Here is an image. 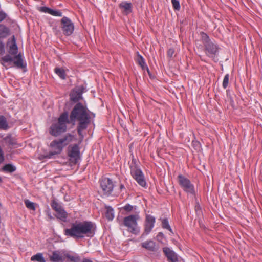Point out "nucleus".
I'll return each instance as SVG.
<instances>
[{
    "mask_svg": "<svg viewBox=\"0 0 262 262\" xmlns=\"http://www.w3.org/2000/svg\"><path fill=\"white\" fill-rule=\"evenodd\" d=\"M101 188L105 194H110L113 189V184L108 178L103 179L100 183Z\"/></svg>",
    "mask_w": 262,
    "mask_h": 262,
    "instance_id": "9b49d317",
    "label": "nucleus"
},
{
    "mask_svg": "<svg viewBox=\"0 0 262 262\" xmlns=\"http://www.w3.org/2000/svg\"><path fill=\"white\" fill-rule=\"evenodd\" d=\"M82 92L79 89L73 90L71 94V99L73 101H77L81 98Z\"/></svg>",
    "mask_w": 262,
    "mask_h": 262,
    "instance_id": "f3484780",
    "label": "nucleus"
},
{
    "mask_svg": "<svg viewBox=\"0 0 262 262\" xmlns=\"http://www.w3.org/2000/svg\"><path fill=\"white\" fill-rule=\"evenodd\" d=\"M105 217L109 221H112L114 218V211L113 209L110 206H105Z\"/></svg>",
    "mask_w": 262,
    "mask_h": 262,
    "instance_id": "a211bd4d",
    "label": "nucleus"
},
{
    "mask_svg": "<svg viewBox=\"0 0 262 262\" xmlns=\"http://www.w3.org/2000/svg\"><path fill=\"white\" fill-rule=\"evenodd\" d=\"M32 261H37L38 262H45V259L43 257L42 254L38 253L36 255L32 256L31 258Z\"/></svg>",
    "mask_w": 262,
    "mask_h": 262,
    "instance_id": "b1692460",
    "label": "nucleus"
},
{
    "mask_svg": "<svg viewBox=\"0 0 262 262\" xmlns=\"http://www.w3.org/2000/svg\"><path fill=\"white\" fill-rule=\"evenodd\" d=\"M94 117L95 114L80 103L76 104L70 116L72 122L77 123L78 133L81 138H83L82 131L87 128Z\"/></svg>",
    "mask_w": 262,
    "mask_h": 262,
    "instance_id": "f257e3e1",
    "label": "nucleus"
},
{
    "mask_svg": "<svg viewBox=\"0 0 262 262\" xmlns=\"http://www.w3.org/2000/svg\"><path fill=\"white\" fill-rule=\"evenodd\" d=\"M173 7L175 10H179L180 9V3L178 0H171Z\"/></svg>",
    "mask_w": 262,
    "mask_h": 262,
    "instance_id": "473e14b6",
    "label": "nucleus"
},
{
    "mask_svg": "<svg viewBox=\"0 0 262 262\" xmlns=\"http://www.w3.org/2000/svg\"><path fill=\"white\" fill-rule=\"evenodd\" d=\"M137 61L138 64L141 66L143 70L146 69L149 72V69L145 62V60L143 57L140 55H138Z\"/></svg>",
    "mask_w": 262,
    "mask_h": 262,
    "instance_id": "412c9836",
    "label": "nucleus"
},
{
    "mask_svg": "<svg viewBox=\"0 0 262 262\" xmlns=\"http://www.w3.org/2000/svg\"><path fill=\"white\" fill-rule=\"evenodd\" d=\"M155 223V218L150 215H147L145 223L144 232L148 234L152 230Z\"/></svg>",
    "mask_w": 262,
    "mask_h": 262,
    "instance_id": "f8f14e48",
    "label": "nucleus"
},
{
    "mask_svg": "<svg viewBox=\"0 0 262 262\" xmlns=\"http://www.w3.org/2000/svg\"><path fill=\"white\" fill-rule=\"evenodd\" d=\"M120 187H121V189H122L124 188V186L123 185H121Z\"/></svg>",
    "mask_w": 262,
    "mask_h": 262,
    "instance_id": "a19ab883",
    "label": "nucleus"
},
{
    "mask_svg": "<svg viewBox=\"0 0 262 262\" xmlns=\"http://www.w3.org/2000/svg\"><path fill=\"white\" fill-rule=\"evenodd\" d=\"M5 51V45L2 41H0V54H2Z\"/></svg>",
    "mask_w": 262,
    "mask_h": 262,
    "instance_id": "c9c22d12",
    "label": "nucleus"
},
{
    "mask_svg": "<svg viewBox=\"0 0 262 262\" xmlns=\"http://www.w3.org/2000/svg\"><path fill=\"white\" fill-rule=\"evenodd\" d=\"M73 137L70 135H66L63 138L52 141L50 144L51 151L49 154V157L51 158L54 155L61 152L63 147L72 141Z\"/></svg>",
    "mask_w": 262,
    "mask_h": 262,
    "instance_id": "39448f33",
    "label": "nucleus"
},
{
    "mask_svg": "<svg viewBox=\"0 0 262 262\" xmlns=\"http://www.w3.org/2000/svg\"><path fill=\"white\" fill-rule=\"evenodd\" d=\"M64 255L72 262H79L80 260L79 256L76 254L66 253Z\"/></svg>",
    "mask_w": 262,
    "mask_h": 262,
    "instance_id": "aec40b11",
    "label": "nucleus"
},
{
    "mask_svg": "<svg viewBox=\"0 0 262 262\" xmlns=\"http://www.w3.org/2000/svg\"><path fill=\"white\" fill-rule=\"evenodd\" d=\"M162 227L163 228H165L170 231V232H172V229L170 228V226H169L168 223V221L167 219H164L162 221Z\"/></svg>",
    "mask_w": 262,
    "mask_h": 262,
    "instance_id": "7c9ffc66",
    "label": "nucleus"
},
{
    "mask_svg": "<svg viewBox=\"0 0 262 262\" xmlns=\"http://www.w3.org/2000/svg\"><path fill=\"white\" fill-rule=\"evenodd\" d=\"M232 102V101H231V100L230 99V105H231V103Z\"/></svg>",
    "mask_w": 262,
    "mask_h": 262,
    "instance_id": "79ce46f5",
    "label": "nucleus"
},
{
    "mask_svg": "<svg viewBox=\"0 0 262 262\" xmlns=\"http://www.w3.org/2000/svg\"><path fill=\"white\" fill-rule=\"evenodd\" d=\"M0 129L3 130H7L8 129V124L5 117L0 115Z\"/></svg>",
    "mask_w": 262,
    "mask_h": 262,
    "instance_id": "4be33fe9",
    "label": "nucleus"
},
{
    "mask_svg": "<svg viewBox=\"0 0 262 262\" xmlns=\"http://www.w3.org/2000/svg\"><path fill=\"white\" fill-rule=\"evenodd\" d=\"M25 204L26 206L29 209L34 210L35 209V204L34 203L28 200L25 201Z\"/></svg>",
    "mask_w": 262,
    "mask_h": 262,
    "instance_id": "c756f323",
    "label": "nucleus"
},
{
    "mask_svg": "<svg viewBox=\"0 0 262 262\" xmlns=\"http://www.w3.org/2000/svg\"><path fill=\"white\" fill-rule=\"evenodd\" d=\"M228 76H229V75L226 74L224 78L223 82V86L224 88H226L228 85V83H229Z\"/></svg>",
    "mask_w": 262,
    "mask_h": 262,
    "instance_id": "72a5a7b5",
    "label": "nucleus"
},
{
    "mask_svg": "<svg viewBox=\"0 0 262 262\" xmlns=\"http://www.w3.org/2000/svg\"><path fill=\"white\" fill-rule=\"evenodd\" d=\"M38 10L40 12L49 14L51 9L47 7H39Z\"/></svg>",
    "mask_w": 262,
    "mask_h": 262,
    "instance_id": "f704fd0d",
    "label": "nucleus"
},
{
    "mask_svg": "<svg viewBox=\"0 0 262 262\" xmlns=\"http://www.w3.org/2000/svg\"><path fill=\"white\" fill-rule=\"evenodd\" d=\"M140 219L138 213L126 216L123 220V224L127 228V231L134 234H138L140 228L138 226L137 221Z\"/></svg>",
    "mask_w": 262,
    "mask_h": 262,
    "instance_id": "423d86ee",
    "label": "nucleus"
},
{
    "mask_svg": "<svg viewBox=\"0 0 262 262\" xmlns=\"http://www.w3.org/2000/svg\"><path fill=\"white\" fill-rule=\"evenodd\" d=\"M133 208V206L129 204H127L124 207V210L127 211H130L132 210Z\"/></svg>",
    "mask_w": 262,
    "mask_h": 262,
    "instance_id": "e433bc0d",
    "label": "nucleus"
},
{
    "mask_svg": "<svg viewBox=\"0 0 262 262\" xmlns=\"http://www.w3.org/2000/svg\"><path fill=\"white\" fill-rule=\"evenodd\" d=\"M6 143L10 145H14L16 144L15 140L14 138H12L10 136H7L4 138Z\"/></svg>",
    "mask_w": 262,
    "mask_h": 262,
    "instance_id": "bb28decb",
    "label": "nucleus"
},
{
    "mask_svg": "<svg viewBox=\"0 0 262 262\" xmlns=\"http://www.w3.org/2000/svg\"><path fill=\"white\" fill-rule=\"evenodd\" d=\"M65 234L73 237L82 238L94 235V226L91 222H85L73 224L70 229L65 230Z\"/></svg>",
    "mask_w": 262,
    "mask_h": 262,
    "instance_id": "7ed1b4c3",
    "label": "nucleus"
},
{
    "mask_svg": "<svg viewBox=\"0 0 262 262\" xmlns=\"http://www.w3.org/2000/svg\"><path fill=\"white\" fill-rule=\"evenodd\" d=\"M62 30L64 35H70L73 32L74 27L71 20L67 17H63L61 20Z\"/></svg>",
    "mask_w": 262,
    "mask_h": 262,
    "instance_id": "9d476101",
    "label": "nucleus"
},
{
    "mask_svg": "<svg viewBox=\"0 0 262 262\" xmlns=\"http://www.w3.org/2000/svg\"><path fill=\"white\" fill-rule=\"evenodd\" d=\"M82 262H92V261L91 260H88V259H85V260H83Z\"/></svg>",
    "mask_w": 262,
    "mask_h": 262,
    "instance_id": "ea45409f",
    "label": "nucleus"
},
{
    "mask_svg": "<svg viewBox=\"0 0 262 262\" xmlns=\"http://www.w3.org/2000/svg\"><path fill=\"white\" fill-rule=\"evenodd\" d=\"M49 14L55 16H61L62 15V13L60 11L51 9Z\"/></svg>",
    "mask_w": 262,
    "mask_h": 262,
    "instance_id": "2f4dec72",
    "label": "nucleus"
},
{
    "mask_svg": "<svg viewBox=\"0 0 262 262\" xmlns=\"http://www.w3.org/2000/svg\"><path fill=\"white\" fill-rule=\"evenodd\" d=\"M142 247L150 251L155 249V243L152 241H146L142 244Z\"/></svg>",
    "mask_w": 262,
    "mask_h": 262,
    "instance_id": "6ab92c4d",
    "label": "nucleus"
},
{
    "mask_svg": "<svg viewBox=\"0 0 262 262\" xmlns=\"http://www.w3.org/2000/svg\"><path fill=\"white\" fill-rule=\"evenodd\" d=\"M174 50L173 49H169L167 52L168 56L171 57L174 54Z\"/></svg>",
    "mask_w": 262,
    "mask_h": 262,
    "instance_id": "4c0bfd02",
    "label": "nucleus"
},
{
    "mask_svg": "<svg viewBox=\"0 0 262 262\" xmlns=\"http://www.w3.org/2000/svg\"><path fill=\"white\" fill-rule=\"evenodd\" d=\"M69 156L72 162L76 163L79 158V150L77 145L73 146L69 152Z\"/></svg>",
    "mask_w": 262,
    "mask_h": 262,
    "instance_id": "ddd939ff",
    "label": "nucleus"
},
{
    "mask_svg": "<svg viewBox=\"0 0 262 262\" xmlns=\"http://www.w3.org/2000/svg\"><path fill=\"white\" fill-rule=\"evenodd\" d=\"M119 8L121 9L123 13L127 15L132 12V6L130 3L122 2L119 4Z\"/></svg>",
    "mask_w": 262,
    "mask_h": 262,
    "instance_id": "dca6fc26",
    "label": "nucleus"
},
{
    "mask_svg": "<svg viewBox=\"0 0 262 262\" xmlns=\"http://www.w3.org/2000/svg\"><path fill=\"white\" fill-rule=\"evenodd\" d=\"M202 37L203 40V43L205 46L206 51L209 56L215 54L217 51V47L216 45L210 41L207 35L203 33Z\"/></svg>",
    "mask_w": 262,
    "mask_h": 262,
    "instance_id": "1a4fd4ad",
    "label": "nucleus"
},
{
    "mask_svg": "<svg viewBox=\"0 0 262 262\" xmlns=\"http://www.w3.org/2000/svg\"><path fill=\"white\" fill-rule=\"evenodd\" d=\"M55 72L62 79H66V71L64 69L59 68L55 69Z\"/></svg>",
    "mask_w": 262,
    "mask_h": 262,
    "instance_id": "a878e982",
    "label": "nucleus"
},
{
    "mask_svg": "<svg viewBox=\"0 0 262 262\" xmlns=\"http://www.w3.org/2000/svg\"><path fill=\"white\" fill-rule=\"evenodd\" d=\"M130 174L133 178L137 181L141 186L145 187L146 182L144 174L139 167L135 159H133L130 164Z\"/></svg>",
    "mask_w": 262,
    "mask_h": 262,
    "instance_id": "0eeeda50",
    "label": "nucleus"
},
{
    "mask_svg": "<svg viewBox=\"0 0 262 262\" xmlns=\"http://www.w3.org/2000/svg\"><path fill=\"white\" fill-rule=\"evenodd\" d=\"M50 260L52 262L63 261L64 258L61 251H55L50 256Z\"/></svg>",
    "mask_w": 262,
    "mask_h": 262,
    "instance_id": "2eb2a0df",
    "label": "nucleus"
},
{
    "mask_svg": "<svg viewBox=\"0 0 262 262\" xmlns=\"http://www.w3.org/2000/svg\"><path fill=\"white\" fill-rule=\"evenodd\" d=\"M1 181H2V178H0V182H1Z\"/></svg>",
    "mask_w": 262,
    "mask_h": 262,
    "instance_id": "37998d69",
    "label": "nucleus"
},
{
    "mask_svg": "<svg viewBox=\"0 0 262 262\" xmlns=\"http://www.w3.org/2000/svg\"><path fill=\"white\" fill-rule=\"evenodd\" d=\"M178 181L180 185L186 192L191 194L194 193V186L187 178L180 174L178 176Z\"/></svg>",
    "mask_w": 262,
    "mask_h": 262,
    "instance_id": "6e6552de",
    "label": "nucleus"
},
{
    "mask_svg": "<svg viewBox=\"0 0 262 262\" xmlns=\"http://www.w3.org/2000/svg\"><path fill=\"white\" fill-rule=\"evenodd\" d=\"M8 51L9 53L2 58V64L7 69L16 67L19 69L26 67V64L24 61L23 55L18 52V47L16 45L14 36L7 42Z\"/></svg>",
    "mask_w": 262,
    "mask_h": 262,
    "instance_id": "f03ea898",
    "label": "nucleus"
},
{
    "mask_svg": "<svg viewBox=\"0 0 262 262\" xmlns=\"http://www.w3.org/2000/svg\"><path fill=\"white\" fill-rule=\"evenodd\" d=\"M56 212V217L60 220H64L67 217V213L62 208L59 209V211Z\"/></svg>",
    "mask_w": 262,
    "mask_h": 262,
    "instance_id": "393cba45",
    "label": "nucleus"
},
{
    "mask_svg": "<svg viewBox=\"0 0 262 262\" xmlns=\"http://www.w3.org/2000/svg\"><path fill=\"white\" fill-rule=\"evenodd\" d=\"M68 122V114L67 113L62 114L58 118V121L53 123L50 129V133L54 136H58L67 129V124Z\"/></svg>",
    "mask_w": 262,
    "mask_h": 262,
    "instance_id": "20e7f679",
    "label": "nucleus"
},
{
    "mask_svg": "<svg viewBox=\"0 0 262 262\" xmlns=\"http://www.w3.org/2000/svg\"><path fill=\"white\" fill-rule=\"evenodd\" d=\"M51 205L52 208L56 211H59V209H61L62 207L55 200H53L51 202Z\"/></svg>",
    "mask_w": 262,
    "mask_h": 262,
    "instance_id": "c85d7f7f",
    "label": "nucleus"
},
{
    "mask_svg": "<svg viewBox=\"0 0 262 262\" xmlns=\"http://www.w3.org/2000/svg\"><path fill=\"white\" fill-rule=\"evenodd\" d=\"M6 17V15L5 13L0 12V22L3 21Z\"/></svg>",
    "mask_w": 262,
    "mask_h": 262,
    "instance_id": "58836bf2",
    "label": "nucleus"
},
{
    "mask_svg": "<svg viewBox=\"0 0 262 262\" xmlns=\"http://www.w3.org/2000/svg\"><path fill=\"white\" fill-rule=\"evenodd\" d=\"M9 34V29L4 25H0V38H5Z\"/></svg>",
    "mask_w": 262,
    "mask_h": 262,
    "instance_id": "5701e85b",
    "label": "nucleus"
},
{
    "mask_svg": "<svg viewBox=\"0 0 262 262\" xmlns=\"http://www.w3.org/2000/svg\"><path fill=\"white\" fill-rule=\"evenodd\" d=\"M16 168L15 167L13 166L11 164H8L5 165L3 168V170L5 171L12 172L15 170Z\"/></svg>",
    "mask_w": 262,
    "mask_h": 262,
    "instance_id": "cd10ccee",
    "label": "nucleus"
},
{
    "mask_svg": "<svg viewBox=\"0 0 262 262\" xmlns=\"http://www.w3.org/2000/svg\"><path fill=\"white\" fill-rule=\"evenodd\" d=\"M163 252L169 262L178 261L177 255L171 249L168 247H165L163 248Z\"/></svg>",
    "mask_w": 262,
    "mask_h": 262,
    "instance_id": "4468645a",
    "label": "nucleus"
}]
</instances>
